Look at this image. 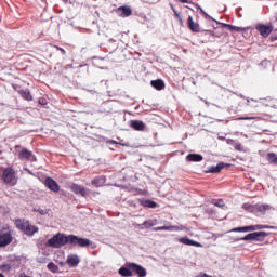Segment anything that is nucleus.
Returning a JSON list of instances; mask_svg holds the SVG:
<instances>
[{
  "instance_id": "f257e3e1",
  "label": "nucleus",
  "mask_w": 277,
  "mask_h": 277,
  "mask_svg": "<svg viewBox=\"0 0 277 277\" xmlns=\"http://www.w3.org/2000/svg\"><path fill=\"white\" fill-rule=\"evenodd\" d=\"M66 243H70V236L64 234H56L48 240L50 248H62V246H66Z\"/></svg>"
},
{
  "instance_id": "f03ea898",
  "label": "nucleus",
  "mask_w": 277,
  "mask_h": 277,
  "mask_svg": "<svg viewBox=\"0 0 277 277\" xmlns=\"http://www.w3.org/2000/svg\"><path fill=\"white\" fill-rule=\"evenodd\" d=\"M271 229V230H277L276 226H269V225H249L243 227H236L232 229V233H252L254 230H263V229Z\"/></svg>"
},
{
  "instance_id": "7ed1b4c3",
  "label": "nucleus",
  "mask_w": 277,
  "mask_h": 277,
  "mask_svg": "<svg viewBox=\"0 0 277 277\" xmlns=\"http://www.w3.org/2000/svg\"><path fill=\"white\" fill-rule=\"evenodd\" d=\"M265 237H269L267 232H255L247 234L242 238H237L236 241H265Z\"/></svg>"
},
{
  "instance_id": "20e7f679",
  "label": "nucleus",
  "mask_w": 277,
  "mask_h": 277,
  "mask_svg": "<svg viewBox=\"0 0 277 277\" xmlns=\"http://www.w3.org/2000/svg\"><path fill=\"white\" fill-rule=\"evenodd\" d=\"M1 179L6 185H16V171L12 167H9L4 169Z\"/></svg>"
},
{
  "instance_id": "39448f33",
  "label": "nucleus",
  "mask_w": 277,
  "mask_h": 277,
  "mask_svg": "<svg viewBox=\"0 0 277 277\" xmlns=\"http://www.w3.org/2000/svg\"><path fill=\"white\" fill-rule=\"evenodd\" d=\"M247 107V111H250V114H263V103L256 100H248Z\"/></svg>"
},
{
  "instance_id": "423d86ee",
  "label": "nucleus",
  "mask_w": 277,
  "mask_h": 277,
  "mask_svg": "<svg viewBox=\"0 0 277 277\" xmlns=\"http://www.w3.org/2000/svg\"><path fill=\"white\" fill-rule=\"evenodd\" d=\"M69 243L70 246H79L80 248H88L90 246V239L80 238L76 235H69Z\"/></svg>"
},
{
  "instance_id": "0eeeda50",
  "label": "nucleus",
  "mask_w": 277,
  "mask_h": 277,
  "mask_svg": "<svg viewBox=\"0 0 277 277\" xmlns=\"http://www.w3.org/2000/svg\"><path fill=\"white\" fill-rule=\"evenodd\" d=\"M12 230L8 229L6 232L0 234V248H5V246H10L13 241Z\"/></svg>"
},
{
  "instance_id": "6e6552de",
  "label": "nucleus",
  "mask_w": 277,
  "mask_h": 277,
  "mask_svg": "<svg viewBox=\"0 0 277 277\" xmlns=\"http://www.w3.org/2000/svg\"><path fill=\"white\" fill-rule=\"evenodd\" d=\"M115 12L121 18H129V16L133 14V10H131V6H127V5L117 8Z\"/></svg>"
},
{
  "instance_id": "1a4fd4ad",
  "label": "nucleus",
  "mask_w": 277,
  "mask_h": 277,
  "mask_svg": "<svg viewBox=\"0 0 277 277\" xmlns=\"http://www.w3.org/2000/svg\"><path fill=\"white\" fill-rule=\"evenodd\" d=\"M18 159H21V161H36V156H34V153L29 151V149L23 148L18 153Z\"/></svg>"
},
{
  "instance_id": "9d476101",
  "label": "nucleus",
  "mask_w": 277,
  "mask_h": 277,
  "mask_svg": "<svg viewBox=\"0 0 277 277\" xmlns=\"http://www.w3.org/2000/svg\"><path fill=\"white\" fill-rule=\"evenodd\" d=\"M129 269H132L137 276L140 277H145L147 272L146 268H144L142 265L136 264V263H129L128 264Z\"/></svg>"
},
{
  "instance_id": "9b49d317",
  "label": "nucleus",
  "mask_w": 277,
  "mask_h": 277,
  "mask_svg": "<svg viewBox=\"0 0 277 277\" xmlns=\"http://www.w3.org/2000/svg\"><path fill=\"white\" fill-rule=\"evenodd\" d=\"M44 185L45 187H48V189H50V192H54V194H57V192H60V184H57V182L52 177H47L44 181Z\"/></svg>"
},
{
  "instance_id": "f8f14e48",
  "label": "nucleus",
  "mask_w": 277,
  "mask_h": 277,
  "mask_svg": "<svg viewBox=\"0 0 277 277\" xmlns=\"http://www.w3.org/2000/svg\"><path fill=\"white\" fill-rule=\"evenodd\" d=\"M256 29L260 32V36H262L263 38H267V36H269V34H272V31H274L273 26H267V25H263V24L258 25Z\"/></svg>"
},
{
  "instance_id": "ddd939ff",
  "label": "nucleus",
  "mask_w": 277,
  "mask_h": 277,
  "mask_svg": "<svg viewBox=\"0 0 277 277\" xmlns=\"http://www.w3.org/2000/svg\"><path fill=\"white\" fill-rule=\"evenodd\" d=\"M70 190L74 192V194L82 196L83 198H85V196H88V189H85V187H83L79 184H72L70 186Z\"/></svg>"
},
{
  "instance_id": "4468645a",
  "label": "nucleus",
  "mask_w": 277,
  "mask_h": 277,
  "mask_svg": "<svg viewBox=\"0 0 277 277\" xmlns=\"http://www.w3.org/2000/svg\"><path fill=\"white\" fill-rule=\"evenodd\" d=\"M180 243H184V246H195V248H202V243L189 239V237L185 236L183 238H179Z\"/></svg>"
},
{
  "instance_id": "2eb2a0df",
  "label": "nucleus",
  "mask_w": 277,
  "mask_h": 277,
  "mask_svg": "<svg viewBox=\"0 0 277 277\" xmlns=\"http://www.w3.org/2000/svg\"><path fill=\"white\" fill-rule=\"evenodd\" d=\"M187 25L190 31H194V34H200V24L194 22V17H188Z\"/></svg>"
},
{
  "instance_id": "dca6fc26",
  "label": "nucleus",
  "mask_w": 277,
  "mask_h": 277,
  "mask_svg": "<svg viewBox=\"0 0 277 277\" xmlns=\"http://www.w3.org/2000/svg\"><path fill=\"white\" fill-rule=\"evenodd\" d=\"M130 127L134 129V131H144L146 129V124L144 123V121L140 120H131Z\"/></svg>"
},
{
  "instance_id": "f3484780",
  "label": "nucleus",
  "mask_w": 277,
  "mask_h": 277,
  "mask_svg": "<svg viewBox=\"0 0 277 277\" xmlns=\"http://www.w3.org/2000/svg\"><path fill=\"white\" fill-rule=\"evenodd\" d=\"M28 225H29V221H26L25 219H17V220H15V226L22 233H25V230L27 229Z\"/></svg>"
},
{
  "instance_id": "a211bd4d",
  "label": "nucleus",
  "mask_w": 277,
  "mask_h": 277,
  "mask_svg": "<svg viewBox=\"0 0 277 277\" xmlns=\"http://www.w3.org/2000/svg\"><path fill=\"white\" fill-rule=\"evenodd\" d=\"M150 85L151 88H155V90L158 91L166 90V82H163V80L161 79L151 80Z\"/></svg>"
},
{
  "instance_id": "6ab92c4d",
  "label": "nucleus",
  "mask_w": 277,
  "mask_h": 277,
  "mask_svg": "<svg viewBox=\"0 0 277 277\" xmlns=\"http://www.w3.org/2000/svg\"><path fill=\"white\" fill-rule=\"evenodd\" d=\"M202 159H203V157L200 154H188L186 156V161H188V162L198 163V162L202 161Z\"/></svg>"
},
{
  "instance_id": "aec40b11",
  "label": "nucleus",
  "mask_w": 277,
  "mask_h": 277,
  "mask_svg": "<svg viewBox=\"0 0 277 277\" xmlns=\"http://www.w3.org/2000/svg\"><path fill=\"white\" fill-rule=\"evenodd\" d=\"M18 94L25 101H34V96H31V92L29 91V89H22L18 91Z\"/></svg>"
},
{
  "instance_id": "412c9836",
  "label": "nucleus",
  "mask_w": 277,
  "mask_h": 277,
  "mask_svg": "<svg viewBox=\"0 0 277 277\" xmlns=\"http://www.w3.org/2000/svg\"><path fill=\"white\" fill-rule=\"evenodd\" d=\"M24 233L25 235H28V237H31L32 235H36V233H38V227L28 223Z\"/></svg>"
},
{
  "instance_id": "4be33fe9",
  "label": "nucleus",
  "mask_w": 277,
  "mask_h": 277,
  "mask_svg": "<svg viewBox=\"0 0 277 277\" xmlns=\"http://www.w3.org/2000/svg\"><path fill=\"white\" fill-rule=\"evenodd\" d=\"M67 264L69 267H77L79 265V256L70 255L67 258Z\"/></svg>"
},
{
  "instance_id": "5701e85b",
  "label": "nucleus",
  "mask_w": 277,
  "mask_h": 277,
  "mask_svg": "<svg viewBox=\"0 0 277 277\" xmlns=\"http://www.w3.org/2000/svg\"><path fill=\"white\" fill-rule=\"evenodd\" d=\"M230 164H226L224 162H220L216 167H212L210 169V172H212V174H217L219 172H222V170H224V168L228 167Z\"/></svg>"
},
{
  "instance_id": "b1692460",
  "label": "nucleus",
  "mask_w": 277,
  "mask_h": 277,
  "mask_svg": "<svg viewBox=\"0 0 277 277\" xmlns=\"http://www.w3.org/2000/svg\"><path fill=\"white\" fill-rule=\"evenodd\" d=\"M142 207H147V209H156L157 208V202L150 200V199H145L141 201Z\"/></svg>"
},
{
  "instance_id": "393cba45",
  "label": "nucleus",
  "mask_w": 277,
  "mask_h": 277,
  "mask_svg": "<svg viewBox=\"0 0 277 277\" xmlns=\"http://www.w3.org/2000/svg\"><path fill=\"white\" fill-rule=\"evenodd\" d=\"M266 161L273 166H277V155L275 153H268L266 155Z\"/></svg>"
},
{
  "instance_id": "a878e982",
  "label": "nucleus",
  "mask_w": 277,
  "mask_h": 277,
  "mask_svg": "<svg viewBox=\"0 0 277 277\" xmlns=\"http://www.w3.org/2000/svg\"><path fill=\"white\" fill-rule=\"evenodd\" d=\"M92 185H94L95 187H103V185H105V177L103 176H97L94 180H92Z\"/></svg>"
},
{
  "instance_id": "bb28decb",
  "label": "nucleus",
  "mask_w": 277,
  "mask_h": 277,
  "mask_svg": "<svg viewBox=\"0 0 277 277\" xmlns=\"http://www.w3.org/2000/svg\"><path fill=\"white\" fill-rule=\"evenodd\" d=\"M119 274L120 276H123V277L133 276V272L131 271V268H127V267L119 268Z\"/></svg>"
},
{
  "instance_id": "cd10ccee",
  "label": "nucleus",
  "mask_w": 277,
  "mask_h": 277,
  "mask_svg": "<svg viewBox=\"0 0 277 277\" xmlns=\"http://www.w3.org/2000/svg\"><path fill=\"white\" fill-rule=\"evenodd\" d=\"M154 230L159 232V230H181V228H179V226H160V227H156Z\"/></svg>"
},
{
  "instance_id": "c85d7f7f",
  "label": "nucleus",
  "mask_w": 277,
  "mask_h": 277,
  "mask_svg": "<svg viewBox=\"0 0 277 277\" xmlns=\"http://www.w3.org/2000/svg\"><path fill=\"white\" fill-rule=\"evenodd\" d=\"M48 269H49L50 272H53V273L55 274V272H57V269H60V267H57V265H56L55 263L50 262V263L48 264Z\"/></svg>"
},
{
  "instance_id": "c756f323",
  "label": "nucleus",
  "mask_w": 277,
  "mask_h": 277,
  "mask_svg": "<svg viewBox=\"0 0 277 277\" xmlns=\"http://www.w3.org/2000/svg\"><path fill=\"white\" fill-rule=\"evenodd\" d=\"M239 120H263L261 116L240 117Z\"/></svg>"
},
{
  "instance_id": "7c9ffc66",
  "label": "nucleus",
  "mask_w": 277,
  "mask_h": 277,
  "mask_svg": "<svg viewBox=\"0 0 277 277\" xmlns=\"http://www.w3.org/2000/svg\"><path fill=\"white\" fill-rule=\"evenodd\" d=\"M212 205H214V207H220L221 209H224L225 205H224V200L219 199V200H214L212 202Z\"/></svg>"
},
{
  "instance_id": "2f4dec72",
  "label": "nucleus",
  "mask_w": 277,
  "mask_h": 277,
  "mask_svg": "<svg viewBox=\"0 0 277 277\" xmlns=\"http://www.w3.org/2000/svg\"><path fill=\"white\" fill-rule=\"evenodd\" d=\"M142 226H145V228H153L155 226V222L153 221H145Z\"/></svg>"
},
{
  "instance_id": "473e14b6",
  "label": "nucleus",
  "mask_w": 277,
  "mask_h": 277,
  "mask_svg": "<svg viewBox=\"0 0 277 277\" xmlns=\"http://www.w3.org/2000/svg\"><path fill=\"white\" fill-rule=\"evenodd\" d=\"M38 103H39V105H42V106H44V105H47V98H44V97H40L39 100H38Z\"/></svg>"
},
{
  "instance_id": "72a5a7b5",
  "label": "nucleus",
  "mask_w": 277,
  "mask_h": 277,
  "mask_svg": "<svg viewBox=\"0 0 277 277\" xmlns=\"http://www.w3.org/2000/svg\"><path fill=\"white\" fill-rule=\"evenodd\" d=\"M54 49H56L57 51H60L62 53V55H66V50H64V48H60L57 45H54Z\"/></svg>"
},
{
  "instance_id": "f704fd0d",
  "label": "nucleus",
  "mask_w": 277,
  "mask_h": 277,
  "mask_svg": "<svg viewBox=\"0 0 277 277\" xmlns=\"http://www.w3.org/2000/svg\"><path fill=\"white\" fill-rule=\"evenodd\" d=\"M226 29H228L229 31H235V26L230 25V24H224Z\"/></svg>"
},
{
  "instance_id": "c9c22d12",
  "label": "nucleus",
  "mask_w": 277,
  "mask_h": 277,
  "mask_svg": "<svg viewBox=\"0 0 277 277\" xmlns=\"http://www.w3.org/2000/svg\"><path fill=\"white\" fill-rule=\"evenodd\" d=\"M235 150H238V153H241L243 150V147L241 144L235 145Z\"/></svg>"
},
{
  "instance_id": "e433bc0d",
  "label": "nucleus",
  "mask_w": 277,
  "mask_h": 277,
  "mask_svg": "<svg viewBox=\"0 0 277 277\" xmlns=\"http://www.w3.org/2000/svg\"><path fill=\"white\" fill-rule=\"evenodd\" d=\"M0 269H2V271L10 269V264H2V265H0Z\"/></svg>"
},
{
  "instance_id": "4c0bfd02",
  "label": "nucleus",
  "mask_w": 277,
  "mask_h": 277,
  "mask_svg": "<svg viewBox=\"0 0 277 277\" xmlns=\"http://www.w3.org/2000/svg\"><path fill=\"white\" fill-rule=\"evenodd\" d=\"M173 12H174V16L176 18H180V21H181V15L179 14V11H176V9H173Z\"/></svg>"
},
{
  "instance_id": "58836bf2",
  "label": "nucleus",
  "mask_w": 277,
  "mask_h": 277,
  "mask_svg": "<svg viewBox=\"0 0 277 277\" xmlns=\"http://www.w3.org/2000/svg\"><path fill=\"white\" fill-rule=\"evenodd\" d=\"M259 211H267V207L266 206H260L259 207Z\"/></svg>"
},
{
  "instance_id": "ea45409f",
  "label": "nucleus",
  "mask_w": 277,
  "mask_h": 277,
  "mask_svg": "<svg viewBox=\"0 0 277 277\" xmlns=\"http://www.w3.org/2000/svg\"><path fill=\"white\" fill-rule=\"evenodd\" d=\"M180 3H192V0H177Z\"/></svg>"
},
{
  "instance_id": "a19ab883",
  "label": "nucleus",
  "mask_w": 277,
  "mask_h": 277,
  "mask_svg": "<svg viewBox=\"0 0 277 277\" xmlns=\"http://www.w3.org/2000/svg\"><path fill=\"white\" fill-rule=\"evenodd\" d=\"M234 31H240V28L235 26Z\"/></svg>"
},
{
  "instance_id": "79ce46f5",
  "label": "nucleus",
  "mask_w": 277,
  "mask_h": 277,
  "mask_svg": "<svg viewBox=\"0 0 277 277\" xmlns=\"http://www.w3.org/2000/svg\"><path fill=\"white\" fill-rule=\"evenodd\" d=\"M39 213H40L41 215H44V210H39Z\"/></svg>"
},
{
  "instance_id": "37998d69",
  "label": "nucleus",
  "mask_w": 277,
  "mask_h": 277,
  "mask_svg": "<svg viewBox=\"0 0 277 277\" xmlns=\"http://www.w3.org/2000/svg\"><path fill=\"white\" fill-rule=\"evenodd\" d=\"M0 277H5V275H3V273H0Z\"/></svg>"
},
{
  "instance_id": "c03bdc74",
  "label": "nucleus",
  "mask_w": 277,
  "mask_h": 277,
  "mask_svg": "<svg viewBox=\"0 0 277 277\" xmlns=\"http://www.w3.org/2000/svg\"><path fill=\"white\" fill-rule=\"evenodd\" d=\"M15 148H21V145H16Z\"/></svg>"
}]
</instances>
